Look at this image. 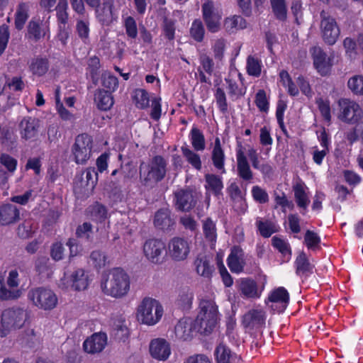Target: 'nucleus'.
<instances>
[{"label":"nucleus","instance_id":"52","mask_svg":"<svg viewBox=\"0 0 363 363\" xmlns=\"http://www.w3.org/2000/svg\"><path fill=\"white\" fill-rule=\"evenodd\" d=\"M37 228L35 223L33 220H26L18 228V234L21 238H28L35 233Z\"/></svg>","mask_w":363,"mask_h":363},{"label":"nucleus","instance_id":"35","mask_svg":"<svg viewBox=\"0 0 363 363\" xmlns=\"http://www.w3.org/2000/svg\"><path fill=\"white\" fill-rule=\"evenodd\" d=\"M217 363H235L237 359L235 354L225 345L220 344L215 351Z\"/></svg>","mask_w":363,"mask_h":363},{"label":"nucleus","instance_id":"5","mask_svg":"<svg viewBox=\"0 0 363 363\" xmlns=\"http://www.w3.org/2000/svg\"><path fill=\"white\" fill-rule=\"evenodd\" d=\"M26 313L21 308L4 310L0 317V337H6L12 330L21 328L25 323Z\"/></svg>","mask_w":363,"mask_h":363},{"label":"nucleus","instance_id":"19","mask_svg":"<svg viewBox=\"0 0 363 363\" xmlns=\"http://www.w3.org/2000/svg\"><path fill=\"white\" fill-rule=\"evenodd\" d=\"M39 127V120L30 116L23 118L18 125L20 135L26 140L34 138L38 133Z\"/></svg>","mask_w":363,"mask_h":363},{"label":"nucleus","instance_id":"63","mask_svg":"<svg viewBox=\"0 0 363 363\" xmlns=\"http://www.w3.org/2000/svg\"><path fill=\"white\" fill-rule=\"evenodd\" d=\"M225 50V42L222 39L216 40L212 44V50L213 52L214 59L218 64L223 59Z\"/></svg>","mask_w":363,"mask_h":363},{"label":"nucleus","instance_id":"48","mask_svg":"<svg viewBox=\"0 0 363 363\" xmlns=\"http://www.w3.org/2000/svg\"><path fill=\"white\" fill-rule=\"evenodd\" d=\"M273 13L276 18L281 21L286 18V6L285 0H270Z\"/></svg>","mask_w":363,"mask_h":363},{"label":"nucleus","instance_id":"15","mask_svg":"<svg viewBox=\"0 0 363 363\" xmlns=\"http://www.w3.org/2000/svg\"><path fill=\"white\" fill-rule=\"evenodd\" d=\"M227 264L233 273L242 272L246 264L244 250L239 246L233 247L228 257Z\"/></svg>","mask_w":363,"mask_h":363},{"label":"nucleus","instance_id":"62","mask_svg":"<svg viewBox=\"0 0 363 363\" xmlns=\"http://www.w3.org/2000/svg\"><path fill=\"white\" fill-rule=\"evenodd\" d=\"M191 37L196 41L201 42L204 35V28L201 21L196 20L193 22L190 30Z\"/></svg>","mask_w":363,"mask_h":363},{"label":"nucleus","instance_id":"14","mask_svg":"<svg viewBox=\"0 0 363 363\" xmlns=\"http://www.w3.org/2000/svg\"><path fill=\"white\" fill-rule=\"evenodd\" d=\"M268 300L272 303L270 306L273 310L281 313L288 306L289 294L284 287L280 286L270 292Z\"/></svg>","mask_w":363,"mask_h":363},{"label":"nucleus","instance_id":"34","mask_svg":"<svg viewBox=\"0 0 363 363\" xmlns=\"http://www.w3.org/2000/svg\"><path fill=\"white\" fill-rule=\"evenodd\" d=\"M94 102L101 111H108L113 105L114 101L111 93L103 89H98L94 94Z\"/></svg>","mask_w":363,"mask_h":363},{"label":"nucleus","instance_id":"46","mask_svg":"<svg viewBox=\"0 0 363 363\" xmlns=\"http://www.w3.org/2000/svg\"><path fill=\"white\" fill-rule=\"evenodd\" d=\"M262 62L255 56H249L247 59V72L249 75L258 77L262 72Z\"/></svg>","mask_w":363,"mask_h":363},{"label":"nucleus","instance_id":"27","mask_svg":"<svg viewBox=\"0 0 363 363\" xmlns=\"http://www.w3.org/2000/svg\"><path fill=\"white\" fill-rule=\"evenodd\" d=\"M19 218L20 211L16 206L8 203L0 206V225H9Z\"/></svg>","mask_w":363,"mask_h":363},{"label":"nucleus","instance_id":"29","mask_svg":"<svg viewBox=\"0 0 363 363\" xmlns=\"http://www.w3.org/2000/svg\"><path fill=\"white\" fill-rule=\"evenodd\" d=\"M293 190L297 206L306 210L310 203L308 187L304 183L299 182L294 186Z\"/></svg>","mask_w":363,"mask_h":363},{"label":"nucleus","instance_id":"22","mask_svg":"<svg viewBox=\"0 0 363 363\" xmlns=\"http://www.w3.org/2000/svg\"><path fill=\"white\" fill-rule=\"evenodd\" d=\"M197 327L194 324L192 319L184 318L181 319L175 326L174 333L179 340H188L193 337L194 332Z\"/></svg>","mask_w":363,"mask_h":363},{"label":"nucleus","instance_id":"56","mask_svg":"<svg viewBox=\"0 0 363 363\" xmlns=\"http://www.w3.org/2000/svg\"><path fill=\"white\" fill-rule=\"evenodd\" d=\"M193 299V294L189 289H183L179 291L177 303L182 308H188L191 304Z\"/></svg>","mask_w":363,"mask_h":363},{"label":"nucleus","instance_id":"32","mask_svg":"<svg viewBox=\"0 0 363 363\" xmlns=\"http://www.w3.org/2000/svg\"><path fill=\"white\" fill-rule=\"evenodd\" d=\"M264 287L258 289L257 283L251 279H242L240 284L241 294L246 298H257L261 296Z\"/></svg>","mask_w":363,"mask_h":363},{"label":"nucleus","instance_id":"55","mask_svg":"<svg viewBox=\"0 0 363 363\" xmlns=\"http://www.w3.org/2000/svg\"><path fill=\"white\" fill-rule=\"evenodd\" d=\"M89 212L91 218L97 222H102L107 217V211L106 208L99 203L93 205L91 207Z\"/></svg>","mask_w":363,"mask_h":363},{"label":"nucleus","instance_id":"47","mask_svg":"<svg viewBox=\"0 0 363 363\" xmlns=\"http://www.w3.org/2000/svg\"><path fill=\"white\" fill-rule=\"evenodd\" d=\"M133 100L139 108L144 109L149 106L150 96L145 89H136L134 92Z\"/></svg>","mask_w":363,"mask_h":363},{"label":"nucleus","instance_id":"21","mask_svg":"<svg viewBox=\"0 0 363 363\" xmlns=\"http://www.w3.org/2000/svg\"><path fill=\"white\" fill-rule=\"evenodd\" d=\"M98 180V174L94 167L86 168L80 177L75 179L76 187L82 189L91 190L94 189Z\"/></svg>","mask_w":363,"mask_h":363},{"label":"nucleus","instance_id":"31","mask_svg":"<svg viewBox=\"0 0 363 363\" xmlns=\"http://www.w3.org/2000/svg\"><path fill=\"white\" fill-rule=\"evenodd\" d=\"M155 226L161 230H166L172 227L174 220L171 217L170 211L168 208H162L157 211L154 218Z\"/></svg>","mask_w":363,"mask_h":363},{"label":"nucleus","instance_id":"58","mask_svg":"<svg viewBox=\"0 0 363 363\" xmlns=\"http://www.w3.org/2000/svg\"><path fill=\"white\" fill-rule=\"evenodd\" d=\"M227 191L233 200L240 201L242 202V210L245 212L247 208V205L243 201V196L238 185L235 182L231 183L230 185L228 187Z\"/></svg>","mask_w":363,"mask_h":363},{"label":"nucleus","instance_id":"42","mask_svg":"<svg viewBox=\"0 0 363 363\" xmlns=\"http://www.w3.org/2000/svg\"><path fill=\"white\" fill-rule=\"evenodd\" d=\"M225 29L229 32H235L247 27L246 21L240 16H233L227 18L224 23Z\"/></svg>","mask_w":363,"mask_h":363},{"label":"nucleus","instance_id":"12","mask_svg":"<svg viewBox=\"0 0 363 363\" xmlns=\"http://www.w3.org/2000/svg\"><path fill=\"white\" fill-rule=\"evenodd\" d=\"M203 18L207 28L212 33L218 31L220 26L221 15L216 11L213 2L208 1L202 6Z\"/></svg>","mask_w":363,"mask_h":363},{"label":"nucleus","instance_id":"39","mask_svg":"<svg viewBox=\"0 0 363 363\" xmlns=\"http://www.w3.org/2000/svg\"><path fill=\"white\" fill-rule=\"evenodd\" d=\"M272 245L283 255L286 261L291 259V249L290 244L286 240L278 236H274L272 239Z\"/></svg>","mask_w":363,"mask_h":363},{"label":"nucleus","instance_id":"7","mask_svg":"<svg viewBox=\"0 0 363 363\" xmlns=\"http://www.w3.org/2000/svg\"><path fill=\"white\" fill-rule=\"evenodd\" d=\"M190 252L191 242L186 238L176 236L168 242L167 254L174 262H182L187 259Z\"/></svg>","mask_w":363,"mask_h":363},{"label":"nucleus","instance_id":"45","mask_svg":"<svg viewBox=\"0 0 363 363\" xmlns=\"http://www.w3.org/2000/svg\"><path fill=\"white\" fill-rule=\"evenodd\" d=\"M115 337L121 341L125 342L129 337L130 332L124 319L116 320L113 325Z\"/></svg>","mask_w":363,"mask_h":363},{"label":"nucleus","instance_id":"41","mask_svg":"<svg viewBox=\"0 0 363 363\" xmlns=\"http://www.w3.org/2000/svg\"><path fill=\"white\" fill-rule=\"evenodd\" d=\"M21 294V292L18 289L7 288L4 278L0 277V301L17 299Z\"/></svg>","mask_w":363,"mask_h":363},{"label":"nucleus","instance_id":"33","mask_svg":"<svg viewBox=\"0 0 363 363\" xmlns=\"http://www.w3.org/2000/svg\"><path fill=\"white\" fill-rule=\"evenodd\" d=\"M98 20L103 24L109 25L114 18L113 5L110 1H104L101 8H94Z\"/></svg>","mask_w":363,"mask_h":363},{"label":"nucleus","instance_id":"4","mask_svg":"<svg viewBox=\"0 0 363 363\" xmlns=\"http://www.w3.org/2000/svg\"><path fill=\"white\" fill-rule=\"evenodd\" d=\"M163 313V307L157 300L145 298L137 308L136 318L143 324L154 325L161 320Z\"/></svg>","mask_w":363,"mask_h":363},{"label":"nucleus","instance_id":"59","mask_svg":"<svg viewBox=\"0 0 363 363\" xmlns=\"http://www.w3.org/2000/svg\"><path fill=\"white\" fill-rule=\"evenodd\" d=\"M255 104L262 112H267L269 109V101L264 90L260 89L255 96Z\"/></svg>","mask_w":363,"mask_h":363},{"label":"nucleus","instance_id":"2","mask_svg":"<svg viewBox=\"0 0 363 363\" xmlns=\"http://www.w3.org/2000/svg\"><path fill=\"white\" fill-rule=\"evenodd\" d=\"M167 162L164 157L157 155L148 162H142L139 167L140 181L144 186H152L166 176Z\"/></svg>","mask_w":363,"mask_h":363},{"label":"nucleus","instance_id":"10","mask_svg":"<svg viewBox=\"0 0 363 363\" xmlns=\"http://www.w3.org/2000/svg\"><path fill=\"white\" fill-rule=\"evenodd\" d=\"M165 247L164 243L159 239H149L143 246L144 256L151 263L161 264L163 262Z\"/></svg>","mask_w":363,"mask_h":363},{"label":"nucleus","instance_id":"25","mask_svg":"<svg viewBox=\"0 0 363 363\" xmlns=\"http://www.w3.org/2000/svg\"><path fill=\"white\" fill-rule=\"evenodd\" d=\"M196 273L203 278L210 279L213 272V266L211 264L210 258L206 255L199 254L194 261Z\"/></svg>","mask_w":363,"mask_h":363},{"label":"nucleus","instance_id":"16","mask_svg":"<svg viewBox=\"0 0 363 363\" xmlns=\"http://www.w3.org/2000/svg\"><path fill=\"white\" fill-rule=\"evenodd\" d=\"M107 345V335L104 333H95L83 343L84 350L89 354L101 352Z\"/></svg>","mask_w":363,"mask_h":363},{"label":"nucleus","instance_id":"54","mask_svg":"<svg viewBox=\"0 0 363 363\" xmlns=\"http://www.w3.org/2000/svg\"><path fill=\"white\" fill-rule=\"evenodd\" d=\"M349 89L357 95H363V76L355 75L347 82Z\"/></svg>","mask_w":363,"mask_h":363},{"label":"nucleus","instance_id":"38","mask_svg":"<svg viewBox=\"0 0 363 363\" xmlns=\"http://www.w3.org/2000/svg\"><path fill=\"white\" fill-rule=\"evenodd\" d=\"M182 155L185 160L195 169L201 170L202 168V162L200 155L187 147H182Z\"/></svg>","mask_w":363,"mask_h":363},{"label":"nucleus","instance_id":"28","mask_svg":"<svg viewBox=\"0 0 363 363\" xmlns=\"http://www.w3.org/2000/svg\"><path fill=\"white\" fill-rule=\"evenodd\" d=\"M71 287L75 291L85 290L89 284V279L82 269H75L69 277Z\"/></svg>","mask_w":363,"mask_h":363},{"label":"nucleus","instance_id":"53","mask_svg":"<svg viewBox=\"0 0 363 363\" xmlns=\"http://www.w3.org/2000/svg\"><path fill=\"white\" fill-rule=\"evenodd\" d=\"M90 262L96 268L101 269L109 263L108 257L101 251H93L90 255Z\"/></svg>","mask_w":363,"mask_h":363},{"label":"nucleus","instance_id":"23","mask_svg":"<svg viewBox=\"0 0 363 363\" xmlns=\"http://www.w3.org/2000/svg\"><path fill=\"white\" fill-rule=\"evenodd\" d=\"M67 0H58V4L56 6L57 17L60 29V39L65 43L68 38V32L67 30V24L68 21L67 13Z\"/></svg>","mask_w":363,"mask_h":363},{"label":"nucleus","instance_id":"64","mask_svg":"<svg viewBox=\"0 0 363 363\" xmlns=\"http://www.w3.org/2000/svg\"><path fill=\"white\" fill-rule=\"evenodd\" d=\"M101 80L102 86L108 89L109 91H113L118 87V79L109 72L104 73L102 74Z\"/></svg>","mask_w":363,"mask_h":363},{"label":"nucleus","instance_id":"1","mask_svg":"<svg viewBox=\"0 0 363 363\" xmlns=\"http://www.w3.org/2000/svg\"><path fill=\"white\" fill-rule=\"evenodd\" d=\"M103 293L113 298H121L130 290V278L121 268H115L103 276L101 281Z\"/></svg>","mask_w":363,"mask_h":363},{"label":"nucleus","instance_id":"51","mask_svg":"<svg viewBox=\"0 0 363 363\" xmlns=\"http://www.w3.org/2000/svg\"><path fill=\"white\" fill-rule=\"evenodd\" d=\"M39 20L32 19L28 27V36L30 39L35 41L38 40L42 36V30ZM44 35V33H43Z\"/></svg>","mask_w":363,"mask_h":363},{"label":"nucleus","instance_id":"49","mask_svg":"<svg viewBox=\"0 0 363 363\" xmlns=\"http://www.w3.org/2000/svg\"><path fill=\"white\" fill-rule=\"evenodd\" d=\"M320 243V238L314 231L307 230L304 235V244L306 246L312 250H315L319 248Z\"/></svg>","mask_w":363,"mask_h":363},{"label":"nucleus","instance_id":"3","mask_svg":"<svg viewBox=\"0 0 363 363\" xmlns=\"http://www.w3.org/2000/svg\"><path fill=\"white\" fill-rule=\"evenodd\" d=\"M218 322V306L213 299H202L200 311L195 320L197 330L201 333H210Z\"/></svg>","mask_w":363,"mask_h":363},{"label":"nucleus","instance_id":"30","mask_svg":"<svg viewBox=\"0 0 363 363\" xmlns=\"http://www.w3.org/2000/svg\"><path fill=\"white\" fill-rule=\"evenodd\" d=\"M246 327L259 328L265 323L264 313L262 310H252L247 313L243 318Z\"/></svg>","mask_w":363,"mask_h":363},{"label":"nucleus","instance_id":"40","mask_svg":"<svg viewBox=\"0 0 363 363\" xmlns=\"http://www.w3.org/2000/svg\"><path fill=\"white\" fill-rule=\"evenodd\" d=\"M256 226L260 235L264 238H269L274 233L277 232L275 224L269 220L257 218L256 219Z\"/></svg>","mask_w":363,"mask_h":363},{"label":"nucleus","instance_id":"11","mask_svg":"<svg viewBox=\"0 0 363 363\" xmlns=\"http://www.w3.org/2000/svg\"><path fill=\"white\" fill-rule=\"evenodd\" d=\"M204 188L206 189L205 203L209 207L211 203V194L215 196H220L223 194V178L220 176L213 173L206 174L204 176Z\"/></svg>","mask_w":363,"mask_h":363},{"label":"nucleus","instance_id":"61","mask_svg":"<svg viewBox=\"0 0 363 363\" xmlns=\"http://www.w3.org/2000/svg\"><path fill=\"white\" fill-rule=\"evenodd\" d=\"M274 201L276 203V206H280L282 209V211L285 213L286 210H293L294 203L291 201L288 200L284 193H281L280 194H274Z\"/></svg>","mask_w":363,"mask_h":363},{"label":"nucleus","instance_id":"8","mask_svg":"<svg viewBox=\"0 0 363 363\" xmlns=\"http://www.w3.org/2000/svg\"><path fill=\"white\" fill-rule=\"evenodd\" d=\"M340 113L338 118L348 124H357L363 117V110L359 104L350 99L339 101Z\"/></svg>","mask_w":363,"mask_h":363},{"label":"nucleus","instance_id":"18","mask_svg":"<svg viewBox=\"0 0 363 363\" xmlns=\"http://www.w3.org/2000/svg\"><path fill=\"white\" fill-rule=\"evenodd\" d=\"M149 350L154 359L162 361L166 360L171 353L169 343L162 338L152 340L150 343Z\"/></svg>","mask_w":363,"mask_h":363},{"label":"nucleus","instance_id":"9","mask_svg":"<svg viewBox=\"0 0 363 363\" xmlns=\"http://www.w3.org/2000/svg\"><path fill=\"white\" fill-rule=\"evenodd\" d=\"M320 33L323 41L328 45H334L339 38L340 30L336 21L324 11L320 13Z\"/></svg>","mask_w":363,"mask_h":363},{"label":"nucleus","instance_id":"24","mask_svg":"<svg viewBox=\"0 0 363 363\" xmlns=\"http://www.w3.org/2000/svg\"><path fill=\"white\" fill-rule=\"evenodd\" d=\"M211 160L215 168L220 171L221 174H225V155L224 150L221 145L220 139L218 137L215 138L213 144L211 145Z\"/></svg>","mask_w":363,"mask_h":363},{"label":"nucleus","instance_id":"44","mask_svg":"<svg viewBox=\"0 0 363 363\" xmlns=\"http://www.w3.org/2000/svg\"><path fill=\"white\" fill-rule=\"evenodd\" d=\"M28 6L26 3L18 4L15 15V26L21 30L28 18Z\"/></svg>","mask_w":363,"mask_h":363},{"label":"nucleus","instance_id":"17","mask_svg":"<svg viewBox=\"0 0 363 363\" xmlns=\"http://www.w3.org/2000/svg\"><path fill=\"white\" fill-rule=\"evenodd\" d=\"M225 82L228 94L232 100H237L245 94L246 86L242 80L240 74H230L225 79Z\"/></svg>","mask_w":363,"mask_h":363},{"label":"nucleus","instance_id":"26","mask_svg":"<svg viewBox=\"0 0 363 363\" xmlns=\"http://www.w3.org/2000/svg\"><path fill=\"white\" fill-rule=\"evenodd\" d=\"M237 171L238 176L245 181H250L253 177V173L244 151L240 148L236 150Z\"/></svg>","mask_w":363,"mask_h":363},{"label":"nucleus","instance_id":"36","mask_svg":"<svg viewBox=\"0 0 363 363\" xmlns=\"http://www.w3.org/2000/svg\"><path fill=\"white\" fill-rule=\"evenodd\" d=\"M203 233L206 240L214 245L217 239L216 223L210 218L203 220Z\"/></svg>","mask_w":363,"mask_h":363},{"label":"nucleus","instance_id":"50","mask_svg":"<svg viewBox=\"0 0 363 363\" xmlns=\"http://www.w3.org/2000/svg\"><path fill=\"white\" fill-rule=\"evenodd\" d=\"M29 297L33 303L38 308H43L45 303V289L40 287L31 290Z\"/></svg>","mask_w":363,"mask_h":363},{"label":"nucleus","instance_id":"57","mask_svg":"<svg viewBox=\"0 0 363 363\" xmlns=\"http://www.w3.org/2000/svg\"><path fill=\"white\" fill-rule=\"evenodd\" d=\"M0 164L4 166L10 174H13L16 169L18 161L8 154H1L0 156Z\"/></svg>","mask_w":363,"mask_h":363},{"label":"nucleus","instance_id":"20","mask_svg":"<svg viewBox=\"0 0 363 363\" xmlns=\"http://www.w3.org/2000/svg\"><path fill=\"white\" fill-rule=\"evenodd\" d=\"M176 206L183 211H189L196 204L193 191L189 189H181L174 193Z\"/></svg>","mask_w":363,"mask_h":363},{"label":"nucleus","instance_id":"6","mask_svg":"<svg viewBox=\"0 0 363 363\" xmlns=\"http://www.w3.org/2000/svg\"><path fill=\"white\" fill-rule=\"evenodd\" d=\"M93 139L87 134L79 135L72 147L74 160L77 164H85L91 156Z\"/></svg>","mask_w":363,"mask_h":363},{"label":"nucleus","instance_id":"13","mask_svg":"<svg viewBox=\"0 0 363 363\" xmlns=\"http://www.w3.org/2000/svg\"><path fill=\"white\" fill-rule=\"evenodd\" d=\"M310 53L312 56L313 65L318 72L323 75H327L332 66L330 60L327 57V55L318 46H314L310 49Z\"/></svg>","mask_w":363,"mask_h":363},{"label":"nucleus","instance_id":"37","mask_svg":"<svg viewBox=\"0 0 363 363\" xmlns=\"http://www.w3.org/2000/svg\"><path fill=\"white\" fill-rule=\"evenodd\" d=\"M189 139L195 151H203L206 140L203 133L196 127H193L189 133Z\"/></svg>","mask_w":363,"mask_h":363},{"label":"nucleus","instance_id":"60","mask_svg":"<svg viewBox=\"0 0 363 363\" xmlns=\"http://www.w3.org/2000/svg\"><path fill=\"white\" fill-rule=\"evenodd\" d=\"M214 96L218 108L222 113H225L228 110V103L224 90L220 87L216 88Z\"/></svg>","mask_w":363,"mask_h":363},{"label":"nucleus","instance_id":"43","mask_svg":"<svg viewBox=\"0 0 363 363\" xmlns=\"http://www.w3.org/2000/svg\"><path fill=\"white\" fill-rule=\"evenodd\" d=\"M296 273L299 275H307L312 273L313 266L308 262L305 253H301L296 260Z\"/></svg>","mask_w":363,"mask_h":363}]
</instances>
